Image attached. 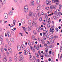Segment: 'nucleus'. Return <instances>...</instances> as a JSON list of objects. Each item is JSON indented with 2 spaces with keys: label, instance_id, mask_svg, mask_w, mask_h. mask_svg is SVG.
<instances>
[{
  "label": "nucleus",
  "instance_id": "6ab92c4d",
  "mask_svg": "<svg viewBox=\"0 0 62 62\" xmlns=\"http://www.w3.org/2000/svg\"><path fill=\"white\" fill-rule=\"evenodd\" d=\"M29 60L30 61H33V58L31 57H29Z\"/></svg>",
  "mask_w": 62,
  "mask_h": 62
},
{
  "label": "nucleus",
  "instance_id": "9b49d317",
  "mask_svg": "<svg viewBox=\"0 0 62 62\" xmlns=\"http://www.w3.org/2000/svg\"><path fill=\"white\" fill-rule=\"evenodd\" d=\"M7 35H8V37H11V35L10 32H8L7 33Z\"/></svg>",
  "mask_w": 62,
  "mask_h": 62
},
{
  "label": "nucleus",
  "instance_id": "680f3d73",
  "mask_svg": "<svg viewBox=\"0 0 62 62\" xmlns=\"http://www.w3.org/2000/svg\"><path fill=\"white\" fill-rule=\"evenodd\" d=\"M56 38H58V36H54V38L56 39Z\"/></svg>",
  "mask_w": 62,
  "mask_h": 62
},
{
  "label": "nucleus",
  "instance_id": "c756f323",
  "mask_svg": "<svg viewBox=\"0 0 62 62\" xmlns=\"http://www.w3.org/2000/svg\"><path fill=\"white\" fill-rule=\"evenodd\" d=\"M14 60L15 61H17V58L16 56H14Z\"/></svg>",
  "mask_w": 62,
  "mask_h": 62
},
{
  "label": "nucleus",
  "instance_id": "2eb2a0df",
  "mask_svg": "<svg viewBox=\"0 0 62 62\" xmlns=\"http://www.w3.org/2000/svg\"><path fill=\"white\" fill-rule=\"evenodd\" d=\"M33 12H30L29 13V16H32V15H33Z\"/></svg>",
  "mask_w": 62,
  "mask_h": 62
},
{
  "label": "nucleus",
  "instance_id": "1a4fd4ad",
  "mask_svg": "<svg viewBox=\"0 0 62 62\" xmlns=\"http://www.w3.org/2000/svg\"><path fill=\"white\" fill-rule=\"evenodd\" d=\"M41 8V7L39 6H38L37 7V9L38 10H39Z\"/></svg>",
  "mask_w": 62,
  "mask_h": 62
},
{
  "label": "nucleus",
  "instance_id": "f704fd0d",
  "mask_svg": "<svg viewBox=\"0 0 62 62\" xmlns=\"http://www.w3.org/2000/svg\"><path fill=\"white\" fill-rule=\"evenodd\" d=\"M33 59L34 60V61H35V60H36V58L34 56H33Z\"/></svg>",
  "mask_w": 62,
  "mask_h": 62
},
{
  "label": "nucleus",
  "instance_id": "09e8293b",
  "mask_svg": "<svg viewBox=\"0 0 62 62\" xmlns=\"http://www.w3.org/2000/svg\"><path fill=\"white\" fill-rule=\"evenodd\" d=\"M15 25H14L13 24H11V26H10V28H11L12 27H13V26H14Z\"/></svg>",
  "mask_w": 62,
  "mask_h": 62
},
{
  "label": "nucleus",
  "instance_id": "8fccbe9b",
  "mask_svg": "<svg viewBox=\"0 0 62 62\" xmlns=\"http://www.w3.org/2000/svg\"><path fill=\"white\" fill-rule=\"evenodd\" d=\"M47 43L49 45H50V42L49 41H48L47 42Z\"/></svg>",
  "mask_w": 62,
  "mask_h": 62
},
{
  "label": "nucleus",
  "instance_id": "a18cd8bd",
  "mask_svg": "<svg viewBox=\"0 0 62 62\" xmlns=\"http://www.w3.org/2000/svg\"><path fill=\"white\" fill-rule=\"evenodd\" d=\"M53 18L55 19V20H56V17L55 16H53Z\"/></svg>",
  "mask_w": 62,
  "mask_h": 62
},
{
  "label": "nucleus",
  "instance_id": "f8f14e48",
  "mask_svg": "<svg viewBox=\"0 0 62 62\" xmlns=\"http://www.w3.org/2000/svg\"><path fill=\"white\" fill-rule=\"evenodd\" d=\"M31 23H32V21L31 20H29L28 21V24L29 25H31Z\"/></svg>",
  "mask_w": 62,
  "mask_h": 62
},
{
  "label": "nucleus",
  "instance_id": "4468645a",
  "mask_svg": "<svg viewBox=\"0 0 62 62\" xmlns=\"http://www.w3.org/2000/svg\"><path fill=\"white\" fill-rule=\"evenodd\" d=\"M31 6H33L34 5V4H35V3H34V1H31Z\"/></svg>",
  "mask_w": 62,
  "mask_h": 62
},
{
  "label": "nucleus",
  "instance_id": "cd10ccee",
  "mask_svg": "<svg viewBox=\"0 0 62 62\" xmlns=\"http://www.w3.org/2000/svg\"><path fill=\"white\" fill-rule=\"evenodd\" d=\"M16 22V20L14 19L13 21V23L14 25H15V23Z\"/></svg>",
  "mask_w": 62,
  "mask_h": 62
},
{
  "label": "nucleus",
  "instance_id": "f03ea898",
  "mask_svg": "<svg viewBox=\"0 0 62 62\" xmlns=\"http://www.w3.org/2000/svg\"><path fill=\"white\" fill-rule=\"evenodd\" d=\"M46 4L47 5H48L49 4L50 5H51L52 4V2L48 0H46Z\"/></svg>",
  "mask_w": 62,
  "mask_h": 62
},
{
  "label": "nucleus",
  "instance_id": "aec40b11",
  "mask_svg": "<svg viewBox=\"0 0 62 62\" xmlns=\"http://www.w3.org/2000/svg\"><path fill=\"white\" fill-rule=\"evenodd\" d=\"M8 50L10 53H11V52H12V50H11V48H8Z\"/></svg>",
  "mask_w": 62,
  "mask_h": 62
},
{
  "label": "nucleus",
  "instance_id": "b1692460",
  "mask_svg": "<svg viewBox=\"0 0 62 62\" xmlns=\"http://www.w3.org/2000/svg\"><path fill=\"white\" fill-rule=\"evenodd\" d=\"M28 31L30 32V31H31V28L29 26H28Z\"/></svg>",
  "mask_w": 62,
  "mask_h": 62
},
{
  "label": "nucleus",
  "instance_id": "4d7b16f0",
  "mask_svg": "<svg viewBox=\"0 0 62 62\" xmlns=\"http://www.w3.org/2000/svg\"><path fill=\"white\" fill-rule=\"evenodd\" d=\"M34 17H37V15H36V14H34Z\"/></svg>",
  "mask_w": 62,
  "mask_h": 62
},
{
  "label": "nucleus",
  "instance_id": "4be33fe9",
  "mask_svg": "<svg viewBox=\"0 0 62 62\" xmlns=\"http://www.w3.org/2000/svg\"><path fill=\"white\" fill-rule=\"evenodd\" d=\"M0 39L1 40H2L3 39V36L1 35L0 36Z\"/></svg>",
  "mask_w": 62,
  "mask_h": 62
},
{
  "label": "nucleus",
  "instance_id": "864d4df0",
  "mask_svg": "<svg viewBox=\"0 0 62 62\" xmlns=\"http://www.w3.org/2000/svg\"><path fill=\"white\" fill-rule=\"evenodd\" d=\"M8 45L9 46L10 45V42H8Z\"/></svg>",
  "mask_w": 62,
  "mask_h": 62
},
{
  "label": "nucleus",
  "instance_id": "338daca9",
  "mask_svg": "<svg viewBox=\"0 0 62 62\" xmlns=\"http://www.w3.org/2000/svg\"><path fill=\"white\" fill-rule=\"evenodd\" d=\"M52 0V3H54V1H55V0Z\"/></svg>",
  "mask_w": 62,
  "mask_h": 62
},
{
  "label": "nucleus",
  "instance_id": "5701e85b",
  "mask_svg": "<svg viewBox=\"0 0 62 62\" xmlns=\"http://www.w3.org/2000/svg\"><path fill=\"white\" fill-rule=\"evenodd\" d=\"M35 55L36 56V57H37V58H39V55L37 53L35 54Z\"/></svg>",
  "mask_w": 62,
  "mask_h": 62
},
{
  "label": "nucleus",
  "instance_id": "473e14b6",
  "mask_svg": "<svg viewBox=\"0 0 62 62\" xmlns=\"http://www.w3.org/2000/svg\"><path fill=\"white\" fill-rule=\"evenodd\" d=\"M8 13L9 15H11L12 14V13L11 11L9 12Z\"/></svg>",
  "mask_w": 62,
  "mask_h": 62
},
{
  "label": "nucleus",
  "instance_id": "dca6fc26",
  "mask_svg": "<svg viewBox=\"0 0 62 62\" xmlns=\"http://www.w3.org/2000/svg\"><path fill=\"white\" fill-rule=\"evenodd\" d=\"M42 29L43 31H45L46 30V27L45 26H44L43 27Z\"/></svg>",
  "mask_w": 62,
  "mask_h": 62
},
{
  "label": "nucleus",
  "instance_id": "20e7f679",
  "mask_svg": "<svg viewBox=\"0 0 62 62\" xmlns=\"http://www.w3.org/2000/svg\"><path fill=\"white\" fill-rule=\"evenodd\" d=\"M20 59L19 60V61L20 62H23L24 60V59L23 56H22L21 57H20Z\"/></svg>",
  "mask_w": 62,
  "mask_h": 62
},
{
  "label": "nucleus",
  "instance_id": "6e6552de",
  "mask_svg": "<svg viewBox=\"0 0 62 62\" xmlns=\"http://www.w3.org/2000/svg\"><path fill=\"white\" fill-rule=\"evenodd\" d=\"M32 25L34 26V25H36V24H37V22L33 21V22H32Z\"/></svg>",
  "mask_w": 62,
  "mask_h": 62
},
{
  "label": "nucleus",
  "instance_id": "37998d69",
  "mask_svg": "<svg viewBox=\"0 0 62 62\" xmlns=\"http://www.w3.org/2000/svg\"><path fill=\"white\" fill-rule=\"evenodd\" d=\"M49 7H46V9L47 10H49Z\"/></svg>",
  "mask_w": 62,
  "mask_h": 62
},
{
  "label": "nucleus",
  "instance_id": "0eeeda50",
  "mask_svg": "<svg viewBox=\"0 0 62 62\" xmlns=\"http://www.w3.org/2000/svg\"><path fill=\"white\" fill-rule=\"evenodd\" d=\"M24 9V11L25 13H26L28 11V9L27 8H25Z\"/></svg>",
  "mask_w": 62,
  "mask_h": 62
},
{
  "label": "nucleus",
  "instance_id": "7ed1b4c3",
  "mask_svg": "<svg viewBox=\"0 0 62 62\" xmlns=\"http://www.w3.org/2000/svg\"><path fill=\"white\" fill-rule=\"evenodd\" d=\"M26 47V45H25L23 44L21 45V48L22 50H24Z\"/></svg>",
  "mask_w": 62,
  "mask_h": 62
},
{
  "label": "nucleus",
  "instance_id": "774afa93",
  "mask_svg": "<svg viewBox=\"0 0 62 62\" xmlns=\"http://www.w3.org/2000/svg\"><path fill=\"white\" fill-rule=\"evenodd\" d=\"M34 46L35 48V49H37V46H36L34 45Z\"/></svg>",
  "mask_w": 62,
  "mask_h": 62
},
{
  "label": "nucleus",
  "instance_id": "72a5a7b5",
  "mask_svg": "<svg viewBox=\"0 0 62 62\" xmlns=\"http://www.w3.org/2000/svg\"><path fill=\"white\" fill-rule=\"evenodd\" d=\"M22 27L24 31H26V29H25V28L23 27Z\"/></svg>",
  "mask_w": 62,
  "mask_h": 62
},
{
  "label": "nucleus",
  "instance_id": "0e129e2a",
  "mask_svg": "<svg viewBox=\"0 0 62 62\" xmlns=\"http://www.w3.org/2000/svg\"><path fill=\"white\" fill-rule=\"evenodd\" d=\"M54 9H55V8H56V6L55 5L54 6Z\"/></svg>",
  "mask_w": 62,
  "mask_h": 62
},
{
  "label": "nucleus",
  "instance_id": "49530a36",
  "mask_svg": "<svg viewBox=\"0 0 62 62\" xmlns=\"http://www.w3.org/2000/svg\"><path fill=\"white\" fill-rule=\"evenodd\" d=\"M45 32L47 34H48V33H49V32L47 30H46L45 31Z\"/></svg>",
  "mask_w": 62,
  "mask_h": 62
},
{
  "label": "nucleus",
  "instance_id": "bb28decb",
  "mask_svg": "<svg viewBox=\"0 0 62 62\" xmlns=\"http://www.w3.org/2000/svg\"><path fill=\"white\" fill-rule=\"evenodd\" d=\"M41 42L42 44H44V43H45V42L43 40H41Z\"/></svg>",
  "mask_w": 62,
  "mask_h": 62
},
{
  "label": "nucleus",
  "instance_id": "de8ad7c7",
  "mask_svg": "<svg viewBox=\"0 0 62 62\" xmlns=\"http://www.w3.org/2000/svg\"><path fill=\"white\" fill-rule=\"evenodd\" d=\"M37 28L39 29V30H42V28H41V27H39V28Z\"/></svg>",
  "mask_w": 62,
  "mask_h": 62
},
{
  "label": "nucleus",
  "instance_id": "f3484780",
  "mask_svg": "<svg viewBox=\"0 0 62 62\" xmlns=\"http://www.w3.org/2000/svg\"><path fill=\"white\" fill-rule=\"evenodd\" d=\"M24 54H27V51L26 50H24Z\"/></svg>",
  "mask_w": 62,
  "mask_h": 62
},
{
  "label": "nucleus",
  "instance_id": "6e6d98bb",
  "mask_svg": "<svg viewBox=\"0 0 62 62\" xmlns=\"http://www.w3.org/2000/svg\"><path fill=\"white\" fill-rule=\"evenodd\" d=\"M30 49L31 50H33V47H32V46H30Z\"/></svg>",
  "mask_w": 62,
  "mask_h": 62
},
{
  "label": "nucleus",
  "instance_id": "ea45409f",
  "mask_svg": "<svg viewBox=\"0 0 62 62\" xmlns=\"http://www.w3.org/2000/svg\"><path fill=\"white\" fill-rule=\"evenodd\" d=\"M3 61L4 62H6L7 61V59L5 58H4L3 59Z\"/></svg>",
  "mask_w": 62,
  "mask_h": 62
},
{
  "label": "nucleus",
  "instance_id": "4c0bfd02",
  "mask_svg": "<svg viewBox=\"0 0 62 62\" xmlns=\"http://www.w3.org/2000/svg\"><path fill=\"white\" fill-rule=\"evenodd\" d=\"M37 62H40V60L39 59H37Z\"/></svg>",
  "mask_w": 62,
  "mask_h": 62
},
{
  "label": "nucleus",
  "instance_id": "c9c22d12",
  "mask_svg": "<svg viewBox=\"0 0 62 62\" xmlns=\"http://www.w3.org/2000/svg\"><path fill=\"white\" fill-rule=\"evenodd\" d=\"M45 50L46 53H47L48 52V49L45 48Z\"/></svg>",
  "mask_w": 62,
  "mask_h": 62
},
{
  "label": "nucleus",
  "instance_id": "5fc2aeb1",
  "mask_svg": "<svg viewBox=\"0 0 62 62\" xmlns=\"http://www.w3.org/2000/svg\"><path fill=\"white\" fill-rule=\"evenodd\" d=\"M0 1L1 4H2V5H3V2H2V0H0Z\"/></svg>",
  "mask_w": 62,
  "mask_h": 62
},
{
  "label": "nucleus",
  "instance_id": "c85d7f7f",
  "mask_svg": "<svg viewBox=\"0 0 62 62\" xmlns=\"http://www.w3.org/2000/svg\"><path fill=\"white\" fill-rule=\"evenodd\" d=\"M0 50L1 53H3V52H4V49L3 48H1L0 49Z\"/></svg>",
  "mask_w": 62,
  "mask_h": 62
},
{
  "label": "nucleus",
  "instance_id": "e433bc0d",
  "mask_svg": "<svg viewBox=\"0 0 62 62\" xmlns=\"http://www.w3.org/2000/svg\"><path fill=\"white\" fill-rule=\"evenodd\" d=\"M38 17H40V16H41V15L40 14V13H38Z\"/></svg>",
  "mask_w": 62,
  "mask_h": 62
},
{
  "label": "nucleus",
  "instance_id": "603ef678",
  "mask_svg": "<svg viewBox=\"0 0 62 62\" xmlns=\"http://www.w3.org/2000/svg\"><path fill=\"white\" fill-rule=\"evenodd\" d=\"M46 38L48 39H49V35L48 34H47L46 35Z\"/></svg>",
  "mask_w": 62,
  "mask_h": 62
},
{
  "label": "nucleus",
  "instance_id": "052dcab7",
  "mask_svg": "<svg viewBox=\"0 0 62 62\" xmlns=\"http://www.w3.org/2000/svg\"><path fill=\"white\" fill-rule=\"evenodd\" d=\"M47 44L46 43L44 44V46H45V47H46L47 46Z\"/></svg>",
  "mask_w": 62,
  "mask_h": 62
},
{
  "label": "nucleus",
  "instance_id": "412c9836",
  "mask_svg": "<svg viewBox=\"0 0 62 62\" xmlns=\"http://www.w3.org/2000/svg\"><path fill=\"white\" fill-rule=\"evenodd\" d=\"M50 41L51 43L52 44V43H53L54 42V40H51Z\"/></svg>",
  "mask_w": 62,
  "mask_h": 62
},
{
  "label": "nucleus",
  "instance_id": "58836bf2",
  "mask_svg": "<svg viewBox=\"0 0 62 62\" xmlns=\"http://www.w3.org/2000/svg\"><path fill=\"white\" fill-rule=\"evenodd\" d=\"M39 21L40 22H41L42 21V18L40 17L39 18Z\"/></svg>",
  "mask_w": 62,
  "mask_h": 62
},
{
  "label": "nucleus",
  "instance_id": "a19ab883",
  "mask_svg": "<svg viewBox=\"0 0 62 62\" xmlns=\"http://www.w3.org/2000/svg\"><path fill=\"white\" fill-rule=\"evenodd\" d=\"M55 30L57 32L58 31V29L57 28H55Z\"/></svg>",
  "mask_w": 62,
  "mask_h": 62
},
{
  "label": "nucleus",
  "instance_id": "423d86ee",
  "mask_svg": "<svg viewBox=\"0 0 62 62\" xmlns=\"http://www.w3.org/2000/svg\"><path fill=\"white\" fill-rule=\"evenodd\" d=\"M21 22L23 24H24V23H25V19H22L21 20Z\"/></svg>",
  "mask_w": 62,
  "mask_h": 62
},
{
  "label": "nucleus",
  "instance_id": "3c124183",
  "mask_svg": "<svg viewBox=\"0 0 62 62\" xmlns=\"http://www.w3.org/2000/svg\"><path fill=\"white\" fill-rule=\"evenodd\" d=\"M62 7V6L61 5H59V9H61V8Z\"/></svg>",
  "mask_w": 62,
  "mask_h": 62
},
{
  "label": "nucleus",
  "instance_id": "39448f33",
  "mask_svg": "<svg viewBox=\"0 0 62 62\" xmlns=\"http://www.w3.org/2000/svg\"><path fill=\"white\" fill-rule=\"evenodd\" d=\"M4 18L5 19H7L8 18V15L7 14L5 13L4 14Z\"/></svg>",
  "mask_w": 62,
  "mask_h": 62
},
{
  "label": "nucleus",
  "instance_id": "7c9ffc66",
  "mask_svg": "<svg viewBox=\"0 0 62 62\" xmlns=\"http://www.w3.org/2000/svg\"><path fill=\"white\" fill-rule=\"evenodd\" d=\"M36 2L37 4H39L40 2V0H36Z\"/></svg>",
  "mask_w": 62,
  "mask_h": 62
},
{
  "label": "nucleus",
  "instance_id": "f257e3e1",
  "mask_svg": "<svg viewBox=\"0 0 62 62\" xmlns=\"http://www.w3.org/2000/svg\"><path fill=\"white\" fill-rule=\"evenodd\" d=\"M54 32V30L53 28L51 27L50 28V30L49 31V32L51 34H53V32Z\"/></svg>",
  "mask_w": 62,
  "mask_h": 62
},
{
  "label": "nucleus",
  "instance_id": "a878e982",
  "mask_svg": "<svg viewBox=\"0 0 62 62\" xmlns=\"http://www.w3.org/2000/svg\"><path fill=\"white\" fill-rule=\"evenodd\" d=\"M6 4V0H4L3 2L2 5H3V4Z\"/></svg>",
  "mask_w": 62,
  "mask_h": 62
},
{
  "label": "nucleus",
  "instance_id": "393cba45",
  "mask_svg": "<svg viewBox=\"0 0 62 62\" xmlns=\"http://www.w3.org/2000/svg\"><path fill=\"white\" fill-rule=\"evenodd\" d=\"M54 38V36L53 35L51 36H50V38L49 39V40H50L51 39H53Z\"/></svg>",
  "mask_w": 62,
  "mask_h": 62
},
{
  "label": "nucleus",
  "instance_id": "bf43d9fd",
  "mask_svg": "<svg viewBox=\"0 0 62 62\" xmlns=\"http://www.w3.org/2000/svg\"><path fill=\"white\" fill-rule=\"evenodd\" d=\"M57 12L56 11H55L54 12V14L55 15H56V14H57Z\"/></svg>",
  "mask_w": 62,
  "mask_h": 62
},
{
  "label": "nucleus",
  "instance_id": "9d476101",
  "mask_svg": "<svg viewBox=\"0 0 62 62\" xmlns=\"http://www.w3.org/2000/svg\"><path fill=\"white\" fill-rule=\"evenodd\" d=\"M17 50L19 51H20L21 50V46H17Z\"/></svg>",
  "mask_w": 62,
  "mask_h": 62
},
{
  "label": "nucleus",
  "instance_id": "c03bdc74",
  "mask_svg": "<svg viewBox=\"0 0 62 62\" xmlns=\"http://www.w3.org/2000/svg\"><path fill=\"white\" fill-rule=\"evenodd\" d=\"M37 30L38 32H40V30L38 28L37 29Z\"/></svg>",
  "mask_w": 62,
  "mask_h": 62
},
{
  "label": "nucleus",
  "instance_id": "2f4dec72",
  "mask_svg": "<svg viewBox=\"0 0 62 62\" xmlns=\"http://www.w3.org/2000/svg\"><path fill=\"white\" fill-rule=\"evenodd\" d=\"M54 8V6L53 5H51L50 6V8L51 9H53V8Z\"/></svg>",
  "mask_w": 62,
  "mask_h": 62
},
{
  "label": "nucleus",
  "instance_id": "ddd939ff",
  "mask_svg": "<svg viewBox=\"0 0 62 62\" xmlns=\"http://www.w3.org/2000/svg\"><path fill=\"white\" fill-rule=\"evenodd\" d=\"M32 33L34 35H37V32L35 30H34L32 31Z\"/></svg>",
  "mask_w": 62,
  "mask_h": 62
},
{
  "label": "nucleus",
  "instance_id": "69168bd1",
  "mask_svg": "<svg viewBox=\"0 0 62 62\" xmlns=\"http://www.w3.org/2000/svg\"><path fill=\"white\" fill-rule=\"evenodd\" d=\"M27 51H28V52H30V49H27Z\"/></svg>",
  "mask_w": 62,
  "mask_h": 62
},
{
  "label": "nucleus",
  "instance_id": "a211bd4d",
  "mask_svg": "<svg viewBox=\"0 0 62 62\" xmlns=\"http://www.w3.org/2000/svg\"><path fill=\"white\" fill-rule=\"evenodd\" d=\"M10 40L12 42H14V39L13 38H11L10 39Z\"/></svg>",
  "mask_w": 62,
  "mask_h": 62
},
{
  "label": "nucleus",
  "instance_id": "e2e57ef3",
  "mask_svg": "<svg viewBox=\"0 0 62 62\" xmlns=\"http://www.w3.org/2000/svg\"><path fill=\"white\" fill-rule=\"evenodd\" d=\"M31 43L32 45H34V44L35 43H34V41H33L31 42Z\"/></svg>",
  "mask_w": 62,
  "mask_h": 62
},
{
  "label": "nucleus",
  "instance_id": "79ce46f5",
  "mask_svg": "<svg viewBox=\"0 0 62 62\" xmlns=\"http://www.w3.org/2000/svg\"><path fill=\"white\" fill-rule=\"evenodd\" d=\"M9 60L10 61H12V58H11V57H10L9 58Z\"/></svg>",
  "mask_w": 62,
  "mask_h": 62
},
{
  "label": "nucleus",
  "instance_id": "13d9d810",
  "mask_svg": "<svg viewBox=\"0 0 62 62\" xmlns=\"http://www.w3.org/2000/svg\"><path fill=\"white\" fill-rule=\"evenodd\" d=\"M55 2H58V0H55L54 3H55Z\"/></svg>",
  "mask_w": 62,
  "mask_h": 62
}]
</instances>
